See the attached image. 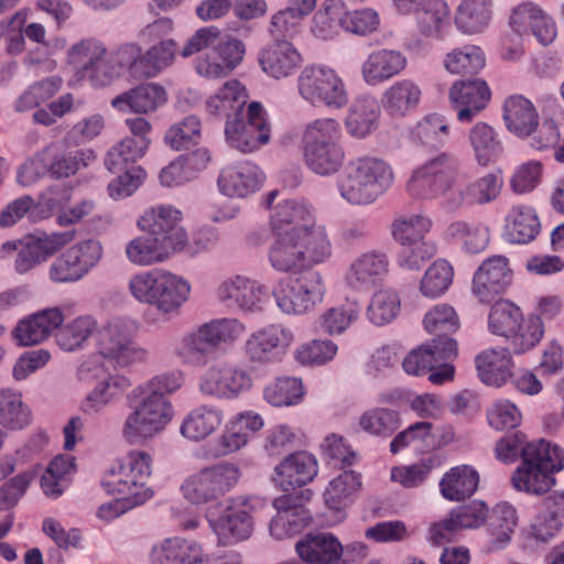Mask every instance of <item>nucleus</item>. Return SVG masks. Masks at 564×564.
<instances>
[{
    "mask_svg": "<svg viewBox=\"0 0 564 564\" xmlns=\"http://www.w3.org/2000/svg\"><path fill=\"white\" fill-rule=\"evenodd\" d=\"M151 564H215V560L199 543L174 536L153 547Z\"/></svg>",
    "mask_w": 564,
    "mask_h": 564,
    "instance_id": "obj_25",
    "label": "nucleus"
},
{
    "mask_svg": "<svg viewBox=\"0 0 564 564\" xmlns=\"http://www.w3.org/2000/svg\"><path fill=\"white\" fill-rule=\"evenodd\" d=\"M408 65L405 55L398 50L372 51L361 64V77L369 86H378L401 74Z\"/></svg>",
    "mask_w": 564,
    "mask_h": 564,
    "instance_id": "obj_26",
    "label": "nucleus"
},
{
    "mask_svg": "<svg viewBox=\"0 0 564 564\" xmlns=\"http://www.w3.org/2000/svg\"><path fill=\"white\" fill-rule=\"evenodd\" d=\"M491 19V0H463L459 4L455 23L467 34L481 32Z\"/></svg>",
    "mask_w": 564,
    "mask_h": 564,
    "instance_id": "obj_53",
    "label": "nucleus"
},
{
    "mask_svg": "<svg viewBox=\"0 0 564 564\" xmlns=\"http://www.w3.org/2000/svg\"><path fill=\"white\" fill-rule=\"evenodd\" d=\"M261 169L250 162L240 161L225 166L218 176L219 191L229 197H247L260 189L264 182Z\"/></svg>",
    "mask_w": 564,
    "mask_h": 564,
    "instance_id": "obj_21",
    "label": "nucleus"
},
{
    "mask_svg": "<svg viewBox=\"0 0 564 564\" xmlns=\"http://www.w3.org/2000/svg\"><path fill=\"white\" fill-rule=\"evenodd\" d=\"M199 391L217 399H234L252 387L249 372L229 364L208 368L199 380Z\"/></svg>",
    "mask_w": 564,
    "mask_h": 564,
    "instance_id": "obj_16",
    "label": "nucleus"
},
{
    "mask_svg": "<svg viewBox=\"0 0 564 564\" xmlns=\"http://www.w3.org/2000/svg\"><path fill=\"white\" fill-rule=\"evenodd\" d=\"M304 395L302 381L294 377H281L263 390L264 400L273 406H290L299 403Z\"/></svg>",
    "mask_w": 564,
    "mask_h": 564,
    "instance_id": "obj_64",
    "label": "nucleus"
},
{
    "mask_svg": "<svg viewBox=\"0 0 564 564\" xmlns=\"http://www.w3.org/2000/svg\"><path fill=\"white\" fill-rule=\"evenodd\" d=\"M133 323L115 318L96 330L97 348L100 356L127 366L144 356L142 349L135 348L132 341Z\"/></svg>",
    "mask_w": 564,
    "mask_h": 564,
    "instance_id": "obj_12",
    "label": "nucleus"
},
{
    "mask_svg": "<svg viewBox=\"0 0 564 564\" xmlns=\"http://www.w3.org/2000/svg\"><path fill=\"white\" fill-rule=\"evenodd\" d=\"M248 94L246 87L238 79L227 80L223 87L206 101L208 113L226 117L234 120L243 116Z\"/></svg>",
    "mask_w": 564,
    "mask_h": 564,
    "instance_id": "obj_39",
    "label": "nucleus"
},
{
    "mask_svg": "<svg viewBox=\"0 0 564 564\" xmlns=\"http://www.w3.org/2000/svg\"><path fill=\"white\" fill-rule=\"evenodd\" d=\"M401 425L398 411L384 408H373L361 414L359 426L367 434L390 437Z\"/></svg>",
    "mask_w": 564,
    "mask_h": 564,
    "instance_id": "obj_60",
    "label": "nucleus"
},
{
    "mask_svg": "<svg viewBox=\"0 0 564 564\" xmlns=\"http://www.w3.org/2000/svg\"><path fill=\"white\" fill-rule=\"evenodd\" d=\"M304 496L283 495L272 502L276 514L270 522V533L276 540H283L301 533L312 522V514L304 506Z\"/></svg>",
    "mask_w": 564,
    "mask_h": 564,
    "instance_id": "obj_17",
    "label": "nucleus"
},
{
    "mask_svg": "<svg viewBox=\"0 0 564 564\" xmlns=\"http://www.w3.org/2000/svg\"><path fill=\"white\" fill-rule=\"evenodd\" d=\"M360 487V474L352 470L344 471L332 479L326 487L325 503L333 510H341L352 502Z\"/></svg>",
    "mask_w": 564,
    "mask_h": 564,
    "instance_id": "obj_52",
    "label": "nucleus"
},
{
    "mask_svg": "<svg viewBox=\"0 0 564 564\" xmlns=\"http://www.w3.org/2000/svg\"><path fill=\"white\" fill-rule=\"evenodd\" d=\"M360 313L358 301L347 299L344 303L326 310L319 316V326L328 335H339L359 318Z\"/></svg>",
    "mask_w": 564,
    "mask_h": 564,
    "instance_id": "obj_56",
    "label": "nucleus"
},
{
    "mask_svg": "<svg viewBox=\"0 0 564 564\" xmlns=\"http://www.w3.org/2000/svg\"><path fill=\"white\" fill-rule=\"evenodd\" d=\"M421 98V87L414 80L404 78L384 89L381 105L389 116L402 118L417 108Z\"/></svg>",
    "mask_w": 564,
    "mask_h": 564,
    "instance_id": "obj_36",
    "label": "nucleus"
},
{
    "mask_svg": "<svg viewBox=\"0 0 564 564\" xmlns=\"http://www.w3.org/2000/svg\"><path fill=\"white\" fill-rule=\"evenodd\" d=\"M401 300L395 290L382 289L377 291L368 305L369 321L378 326L391 323L400 313Z\"/></svg>",
    "mask_w": 564,
    "mask_h": 564,
    "instance_id": "obj_63",
    "label": "nucleus"
},
{
    "mask_svg": "<svg viewBox=\"0 0 564 564\" xmlns=\"http://www.w3.org/2000/svg\"><path fill=\"white\" fill-rule=\"evenodd\" d=\"M540 220L533 207L513 206L506 216L503 237L511 243H529L540 232Z\"/></svg>",
    "mask_w": 564,
    "mask_h": 564,
    "instance_id": "obj_42",
    "label": "nucleus"
},
{
    "mask_svg": "<svg viewBox=\"0 0 564 564\" xmlns=\"http://www.w3.org/2000/svg\"><path fill=\"white\" fill-rule=\"evenodd\" d=\"M268 261L280 273H297L307 264H319L332 256V245L325 227L313 231L297 228L291 232L272 234Z\"/></svg>",
    "mask_w": 564,
    "mask_h": 564,
    "instance_id": "obj_2",
    "label": "nucleus"
},
{
    "mask_svg": "<svg viewBox=\"0 0 564 564\" xmlns=\"http://www.w3.org/2000/svg\"><path fill=\"white\" fill-rule=\"evenodd\" d=\"M479 379L487 386L501 387L511 377L513 362L506 348H489L476 356Z\"/></svg>",
    "mask_w": 564,
    "mask_h": 564,
    "instance_id": "obj_40",
    "label": "nucleus"
},
{
    "mask_svg": "<svg viewBox=\"0 0 564 564\" xmlns=\"http://www.w3.org/2000/svg\"><path fill=\"white\" fill-rule=\"evenodd\" d=\"M253 498L238 497L223 510L218 517H209L212 530L224 545L235 544L247 540L253 529L251 512L253 511Z\"/></svg>",
    "mask_w": 564,
    "mask_h": 564,
    "instance_id": "obj_13",
    "label": "nucleus"
},
{
    "mask_svg": "<svg viewBox=\"0 0 564 564\" xmlns=\"http://www.w3.org/2000/svg\"><path fill=\"white\" fill-rule=\"evenodd\" d=\"M74 239L73 232H53L31 236L19 249L14 268L20 274L30 272Z\"/></svg>",
    "mask_w": 564,
    "mask_h": 564,
    "instance_id": "obj_19",
    "label": "nucleus"
},
{
    "mask_svg": "<svg viewBox=\"0 0 564 564\" xmlns=\"http://www.w3.org/2000/svg\"><path fill=\"white\" fill-rule=\"evenodd\" d=\"M380 107L375 97H358L351 105L345 119L347 133L356 139H364L379 126Z\"/></svg>",
    "mask_w": 564,
    "mask_h": 564,
    "instance_id": "obj_41",
    "label": "nucleus"
},
{
    "mask_svg": "<svg viewBox=\"0 0 564 564\" xmlns=\"http://www.w3.org/2000/svg\"><path fill=\"white\" fill-rule=\"evenodd\" d=\"M518 522V513L512 505L506 501L496 505L489 524L491 543L496 549H501L511 541Z\"/></svg>",
    "mask_w": 564,
    "mask_h": 564,
    "instance_id": "obj_57",
    "label": "nucleus"
},
{
    "mask_svg": "<svg viewBox=\"0 0 564 564\" xmlns=\"http://www.w3.org/2000/svg\"><path fill=\"white\" fill-rule=\"evenodd\" d=\"M389 259L382 251H366L356 257L345 273L346 284L357 291H367L381 282L389 272Z\"/></svg>",
    "mask_w": 564,
    "mask_h": 564,
    "instance_id": "obj_23",
    "label": "nucleus"
},
{
    "mask_svg": "<svg viewBox=\"0 0 564 564\" xmlns=\"http://www.w3.org/2000/svg\"><path fill=\"white\" fill-rule=\"evenodd\" d=\"M512 270L505 256H492L486 259L473 278V294L481 303H490L509 286Z\"/></svg>",
    "mask_w": 564,
    "mask_h": 564,
    "instance_id": "obj_18",
    "label": "nucleus"
},
{
    "mask_svg": "<svg viewBox=\"0 0 564 564\" xmlns=\"http://www.w3.org/2000/svg\"><path fill=\"white\" fill-rule=\"evenodd\" d=\"M226 141L240 152L250 153L270 141V126L267 111L261 102L252 101L247 109V118L241 116L226 121Z\"/></svg>",
    "mask_w": 564,
    "mask_h": 564,
    "instance_id": "obj_11",
    "label": "nucleus"
},
{
    "mask_svg": "<svg viewBox=\"0 0 564 564\" xmlns=\"http://www.w3.org/2000/svg\"><path fill=\"white\" fill-rule=\"evenodd\" d=\"M167 95L163 86L147 83L112 98L111 106L118 111L149 113L165 105Z\"/></svg>",
    "mask_w": 564,
    "mask_h": 564,
    "instance_id": "obj_32",
    "label": "nucleus"
},
{
    "mask_svg": "<svg viewBox=\"0 0 564 564\" xmlns=\"http://www.w3.org/2000/svg\"><path fill=\"white\" fill-rule=\"evenodd\" d=\"M183 384V372L172 370L154 376L140 387L143 397L123 423L124 440L135 444L162 432L174 416L173 405L165 397L175 393Z\"/></svg>",
    "mask_w": 564,
    "mask_h": 564,
    "instance_id": "obj_1",
    "label": "nucleus"
},
{
    "mask_svg": "<svg viewBox=\"0 0 564 564\" xmlns=\"http://www.w3.org/2000/svg\"><path fill=\"white\" fill-rule=\"evenodd\" d=\"M56 344L65 351L83 349L90 336L97 330V321L90 315L78 316L65 325L58 326Z\"/></svg>",
    "mask_w": 564,
    "mask_h": 564,
    "instance_id": "obj_50",
    "label": "nucleus"
},
{
    "mask_svg": "<svg viewBox=\"0 0 564 564\" xmlns=\"http://www.w3.org/2000/svg\"><path fill=\"white\" fill-rule=\"evenodd\" d=\"M104 249L95 239H84L62 251L50 264L48 278L55 283L83 280L101 260Z\"/></svg>",
    "mask_w": 564,
    "mask_h": 564,
    "instance_id": "obj_9",
    "label": "nucleus"
},
{
    "mask_svg": "<svg viewBox=\"0 0 564 564\" xmlns=\"http://www.w3.org/2000/svg\"><path fill=\"white\" fill-rule=\"evenodd\" d=\"M394 183L392 166L381 158L361 155L350 160L337 178L340 197L350 205L373 204Z\"/></svg>",
    "mask_w": 564,
    "mask_h": 564,
    "instance_id": "obj_3",
    "label": "nucleus"
},
{
    "mask_svg": "<svg viewBox=\"0 0 564 564\" xmlns=\"http://www.w3.org/2000/svg\"><path fill=\"white\" fill-rule=\"evenodd\" d=\"M164 140L175 151L196 147L202 140V122L199 118L191 115L173 123L165 132Z\"/></svg>",
    "mask_w": 564,
    "mask_h": 564,
    "instance_id": "obj_59",
    "label": "nucleus"
},
{
    "mask_svg": "<svg viewBox=\"0 0 564 564\" xmlns=\"http://www.w3.org/2000/svg\"><path fill=\"white\" fill-rule=\"evenodd\" d=\"M441 344L443 346L430 341L409 352L402 361L404 371L413 376H424L438 362L457 356L458 348L455 339H445Z\"/></svg>",
    "mask_w": 564,
    "mask_h": 564,
    "instance_id": "obj_31",
    "label": "nucleus"
},
{
    "mask_svg": "<svg viewBox=\"0 0 564 564\" xmlns=\"http://www.w3.org/2000/svg\"><path fill=\"white\" fill-rule=\"evenodd\" d=\"M293 341L294 334L290 328L270 324L248 337L245 352L251 362L268 365L280 360Z\"/></svg>",
    "mask_w": 564,
    "mask_h": 564,
    "instance_id": "obj_14",
    "label": "nucleus"
},
{
    "mask_svg": "<svg viewBox=\"0 0 564 564\" xmlns=\"http://www.w3.org/2000/svg\"><path fill=\"white\" fill-rule=\"evenodd\" d=\"M224 421V412L217 405L203 404L191 410L180 426L182 436L200 442L216 432Z\"/></svg>",
    "mask_w": 564,
    "mask_h": 564,
    "instance_id": "obj_38",
    "label": "nucleus"
},
{
    "mask_svg": "<svg viewBox=\"0 0 564 564\" xmlns=\"http://www.w3.org/2000/svg\"><path fill=\"white\" fill-rule=\"evenodd\" d=\"M303 155L307 167L321 176L337 173L345 160V151L339 143L303 145Z\"/></svg>",
    "mask_w": 564,
    "mask_h": 564,
    "instance_id": "obj_47",
    "label": "nucleus"
},
{
    "mask_svg": "<svg viewBox=\"0 0 564 564\" xmlns=\"http://www.w3.org/2000/svg\"><path fill=\"white\" fill-rule=\"evenodd\" d=\"M300 558L308 564H338L344 547L332 533H308L295 544Z\"/></svg>",
    "mask_w": 564,
    "mask_h": 564,
    "instance_id": "obj_30",
    "label": "nucleus"
},
{
    "mask_svg": "<svg viewBox=\"0 0 564 564\" xmlns=\"http://www.w3.org/2000/svg\"><path fill=\"white\" fill-rule=\"evenodd\" d=\"M425 330L434 335L431 340L435 345H441L445 339H454L452 336L460 326L459 317L453 306L448 304H436L430 308L423 319Z\"/></svg>",
    "mask_w": 564,
    "mask_h": 564,
    "instance_id": "obj_49",
    "label": "nucleus"
},
{
    "mask_svg": "<svg viewBox=\"0 0 564 564\" xmlns=\"http://www.w3.org/2000/svg\"><path fill=\"white\" fill-rule=\"evenodd\" d=\"M413 139L429 148L445 145L451 135V128L446 118L438 113L423 117L412 132Z\"/></svg>",
    "mask_w": 564,
    "mask_h": 564,
    "instance_id": "obj_58",
    "label": "nucleus"
},
{
    "mask_svg": "<svg viewBox=\"0 0 564 564\" xmlns=\"http://www.w3.org/2000/svg\"><path fill=\"white\" fill-rule=\"evenodd\" d=\"M264 288L257 281L242 275H235L224 280L218 289L217 296L226 305H237L243 311L254 312L261 310Z\"/></svg>",
    "mask_w": 564,
    "mask_h": 564,
    "instance_id": "obj_28",
    "label": "nucleus"
},
{
    "mask_svg": "<svg viewBox=\"0 0 564 564\" xmlns=\"http://www.w3.org/2000/svg\"><path fill=\"white\" fill-rule=\"evenodd\" d=\"M485 54L479 46L465 45L447 53L444 58L445 68L452 74L473 75L485 66Z\"/></svg>",
    "mask_w": 564,
    "mask_h": 564,
    "instance_id": "obj_62",
    "label": "nucleus"
},
{
    "mask_svg": "<svg viewBox=\"0 0 564 564\" xmlns=\"http://www.w3.org/2000/svg\"><path fill=\"white\" fill-rule=\"evenodd\" d=\"M503 121L511 133L527 138L539 126V112L527 97L511 95L503 102Z\"/></svg>",
    "mask_w": 564,
    "mask_h": 564,
    "instance_id": "obj_35",
    "label": "nucleus"
},
{
    "mask_svg": "<svg viewBox=\"0 0 564 564\" xmlns=\"http://www.w3.org/2000/svg\"><path fill=\"white\" fill-rule=\"evenodd\" d=\"M182 213L172 205H158L147 210L138 220V227L163 241L172 251H181L187 235L181 226Z\"/></svg>",
    "mask_w": 564,
    "mask_h": 564,
    "instance_id": "obj_15",
    "label": "nucleus"
},
{
    "mask_svg": "<svg viewBox=\"0 0 564 564\" xmlns=\"http://www.w3.org/2000/svg\"><path fill=\"white\" fill-rule=\"evenodd\" d=\"M189 293L191 284L183 276L163 269L153 307L163 314L177 312Z\"/></svg>",
    "mask_w": 564,
    "mask_h": 564,
    "instance_id": "obj_45",
    "label": "nucleus"
},
{
    "mask_svg": "<svg viewBox=\"0 0 564 564\" xmlns=\"http://www.w3.org/2000/svg\"><path fill=\"white\" fill-rule=\"evenodd\" d=\"M491 97L487 83L482 79L457 80L449 90V100L457 111V120L470 122L482 111Z\"/></svg>",
    "mask_w": 564,
    "mask_h": 564,
    "instance_id": "obj_20",
    "label": "nucleus"
},
{
    "mask_svg": "<svg viewBox=\"0 0 564 564\" xmlns=\"http://www.w3.org/2000/svg\"><path fill=\"white\" fill-rule=\"evenodd\" d=\"M413 14L420 32L425 36L441 37L449 25V8L444 0H429Z\"/></svg>",
    "mask_w": 564,
    "mask_h": 564,
    "instance_id": "obj_54",
    "label": "nucleus"
},
{
    "mask_svg": "<svg viewBox=\"0 0 564 564\" xmlns=\"http://www.w3.org/2000/svg\"><path fill=\"white\" fill-rule=\"evenodd\" d=\"M145 151L144 141L141 140L138 143L127 137L109 149L105 158V165L108 171L119 173L135 165L137 160L141 159Z\"/></svg>",
    "mask_w": 564,
    "mask_h": 564,
    "instance_id": "obj_61",
    "label": "nucleus"
},
{
    "mask_svg": "<svg viewBox=\"0 0 564 564\" xmlns=\"http://www.w3.org/2000/svg\"><path fill=\"white\" fill-rule=\"evenodd\" d=\"M318 227L314 224V208L304 199H288L279 203L271 216L272 234L291 232L297 228L313 231Z\"/></svg>",
    "mask_w": 564,
    "mask_h": 564,
    "instance_id": "obj_27",
    "label": "nucleus"
},
{
    "mask_svg": "<svg viewBox=\"0 0 564 564\" xmlns=\"http://www.w3.org/2000/svg\"><path fill=\"white\" fill-rule=\"evenodd\" d=\"M300 96L313 106L323 105L341 109L348 104V93L343 78L326 65L304 67L297 77Z\"/></svg>",
    "mask_w": 564,
    "mask_h": 564,
    "instance_id": "obj_8",
    "label": "nucleus"
},
{
    "mask_svg": "<svg viewBox=\"0 0 564 564\" xmlns=\"http://www.w3.org/2000/svg\"><path fill=\"white\" fill-rule=\"evenodd\" d=\"M130 387L129 378L120 375L108 376L87 394L80 404V409L86 414L98 413L119 399Z\"/></svg>",
    "mask_w": 564,
    "mask_h": 564,
    "instance_id": "obj_46",
    "label": "nucleus"
},
{
    "mask_svg": "<svg viewBox=\"0 0 564 564\" xmlns=\"http://www.w3.org/2000/svg\"><path fill=\"white\" fill-rule=\"evenodd\" d=\"M317 460L307 452H296L286 456L274 468L273 480L284 491L303 487L317 475Z\"/></svg>",
    "mask_w": 564,
    "mask_h": 564,
    "instance_id": "obj_29",
    "label": "nucleus"
},
{
    "mask_svg": "<svg viewBox=\"0 0 564 564\" xmlns=\"http://www.w3.org/2000/svg\"><path fill=\"white\" fill-rule=\"evenodd\" d=\"M524 462L511 477L518 491L543 495L554 485V473L564 468V451L555 444L539 440L524 452Z\"/></svg>",
    "mask_w": 564,
    "mask_h": 564,
    "instance_id": "obj_5",
    "label": "nucleus"
},
{
    "mask_svg": "<svg viewBox=\"0 0 564 564\" xmlns=\"http://www.w3.org/2000/svg\"><path fill=\"white\" fill-rule=\"evenodd\" d=\"M503 181L499 172H488L464 187L455 188L451 197V208L457 209L463 205H484L492 202L499 195Z\"/></svg>",
    "mask_w": 564,
    "mask_h": 564,
    "instance_id": "obj_37",
    "label": "nucleus"
},
{
    "mask_svg": "<svg viewBox=\"0 0 564 564\" xmlns=\"http://www.w3.org/2000/svg\"><path fill=\"white\" fill-rule=\"evenodd\" d=\"M124 253L130 263L137 267H150L167 260L172 251L163 241L145 232L131 239L124 248Z\"/></svg>",
    "mask_w": 564,
    "mask_h": 564,
    "instance_id": "obj_44",
    "label": "nucleus"
},
{
    "mask_svg": "<svg viewBox=\"0 0 564 564\" xmlns=\"http://www.w3.org/2000/svg\"><path fill=\"white\" fill-rule=\"evenodd\" d=\"M240 477L241 470L236 464L220 462L187 476L181 486V491L191 503L205 505L232 490Z\"/></svg>",
    "mask_w": 564,
    "mask_h": 564,
    "instance_id": "obj_6",
    "label": "nucleus"
},
{
    "mask_svg": "<svg viewBox=\"0 0 564 564\" xmlns=\"http://www.w3.org/2000/svg\"><path fill=\"white\" fill-rule=\"evenodd\" d=\"M261 70L273 79L293 76L303 64V56L290 41H274L258 54Z\"/></svg>",
    "mask_w": 564,
    "mask_h": 564,
    "instance_id": "obj_22",
    "label": "nucleus"
},
{
    "mask_svg": "<svg viewBox=\"0 0 564 564\" xmlns=\"http://www.w3.org/2000/svg\"><path fill=\"white\" fill-rule=\"evenodd\" d=\"M50 216L40 203L30 195H22L10 200L0 210V228H12L26 218L30 223H37Z\"/></svg>",
    "mask_w": 564,
    "mask_h": 564,
    "instance_id": "obj_51",
    "label": "nucleus"
},
{
    "mask_svg": "<svg viewBox=\"0 0 564 564\" xmlns=\"http://www.w3.org/2000/svg\"><path fill=\"white\" fill-rule=\"evenodd\" d=\"M272 295L283 313L302 315L322 303L325 295L324 280L319 272L307 271L296 278L280 280Z\"/></svg>",
    "mask_w": 564,
    "mask_h": 564,
    "instance_id": "obj_7",
    "label": "nucleus"
},
{
    "mask_svg": "<svg viewBox=\"0 0 564 564\" xmlns=\"http://www.w3.org/2000/svg\"><path fill=\"white\" fill-rule=\"evenodd\" d=\"M459 174V161L449 152H438L416 165L405 183L409 196L415 199L442 197L446 208H451Z\"/></svg>",
    "mask_w": 564,
    "mask_h": 564,
    "instance_id": "obj_4",
    "label": "nucleus"
},
{
    "mask_svg": "<svg viewBox=\"0 0 564 564\" xmlns=\"http://www.w3.org/2000/svg\"><path fill=\"white\" fill-rule=\"evenodd\" d=\"M63 321L64 315L59 308H47L21 321L14 328L13 336L19 345H36L58 328Z\"/></svg>",
    "mask_w": 564,
    "mask_h": 564,
    "instance_id": "obj_34",
    "label": "nucleus"
},
{
    "mask_svg": "<svg viewBox=\"0 0 564 564\" xmlns=\"http://www.w3.org/2000/svg\"><path fill=\"white\" fill-rule=\"evenodd\" d=\"M478 485V471L473 466L458 465L443 475L440 491L448 501H463L476 492Z\"/></svg>",
    "mask_w": 564,
    "mask_h": 564,
    "instance_id": "obj_43",
    "label": "nucleus"
},
{
    "mask_svg": "<svg viewBox=\"0 0 564 564\" xmlns=\"http://www.w3.org/2000/svg\"><path fill=\"white\" fill-rule=\"evenodd\" d=\"M468 139L479 165L487 166L502 153L503 147L498 132L486 122H477L469 130Z\"/></svg>",
    "mask_w": 564,
    "mask_h": 564,
    "instance_id": "obj_48",
    "label": "nucleus"
},
{
    "mask_svg": "<svg viewBox=\"0 0 564 564\" xmlns=\"http://www.w3.org/2000/svg\"><path fill=\"white\" fill-rule=\"evenodd\" d=\"M45 160L48 163V176L53 180L67 178L75 175L80 167H86L96 159L89 149L68 151L58 143L45 147Z\"/></svg>",
    "mask_w": 564,
    "mask_h": 564,
    "instance_id": "obj_33",
    "label": "nucleus"
},
{
    "mask_svg": "<svg viewBox=\"0 0 564 564\" xmlns=\"http://www.w3.org/2000/svg\"><path fill=\"white\" fill-rule=\"evenodd\" d=\"M510 25L518 35L531 32L542 45L552 43L557 34L553 18L532 2L521 3L513 9Z\"/></svg>",
    "mask_w": 564,
    "mask_h": 564,
    "instance_id": "obj_24",
    "label": "nucleus"
},
{
    "mask_svg": "<svg viewBox=\"0 0 564 564\" xmlns=\"http://www.w3.org/2000/svg\"><path fill=\"white\" fill-rule=\"evenodd\" d=\"M177 52L176 41L152 43L143 54L137 44H126L119 48L121 64L128 65L130 76L135 79L158 76L174 63Z\"/></svg>",
    "mask_w": 564,
    "mask_h": 564,
    "instance_id": "obj_10",
    "label": "nucleus"
},
{
    "mask_svg": "<svg viewBox=\"0 0 564 564\" xmlns=\"http://www.w3.org/2000/svg\"><path fill=\"white\" fill-rule=\"evenodd\" d=\"M31 422V411L23 403L20 392L0 389V423L10 430H21Z\"/></svg>",
    "mask_w": 564,
    "mask_h": 564,
    "instance_id": "obj_55",
    "label": "nucleus"
}]
</instances>
